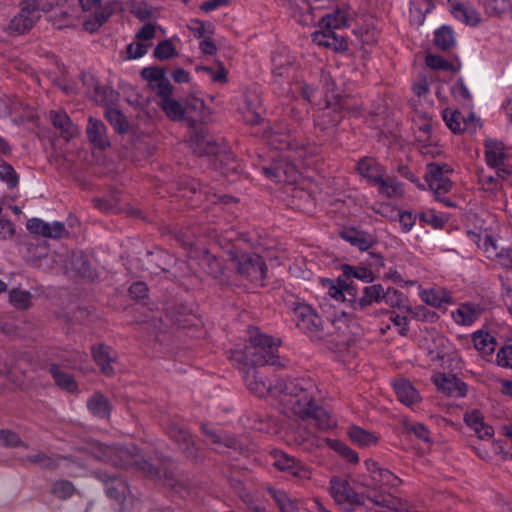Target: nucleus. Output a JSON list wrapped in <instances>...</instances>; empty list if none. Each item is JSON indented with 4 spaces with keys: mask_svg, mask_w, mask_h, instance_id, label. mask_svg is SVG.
Wrapping results in <instances>:
<instances>
[{
    "mask_svg": "<svg viewBox=\"0 0 512 512\" xmlns=\"http://www.w3.org/2000/svg\"><path fill=\"white\" fill-rule=\"evenodd\" d=\"M168 434L179 445H183V450L188 456L194 455L192 437L184 427L177 424H171L168 428Z\"/></svg>",
    "mask_w": 512,
    "mask_h": 512,
    "instance_id": "34",
    "label": "nucleus"
},
{
    "mask_svg": "<svg viewBox=\"0 0 512 512\" xmlns=\"http://www.w3.org/2000/svg\"><path fill=\"white\" fill-rule=\"evenodd\" d=\"M86 134L90 144L94 149L104 151L111 145L107 135V127L102 121L96 118L89 117L86 127Z\"/></svg>",
    "mask_w": 512,
    "mask_h": 512,
    "instance_id": "15",
    "label": "nucleus"
},
{
    "mask_svg": "<svg viewBox=\"0 0 512 512\" xmlns=\"http://www.w3.org/2000/svg\"><path fill=\"white\" fill-rule=\"evenodd\" d=\"M385 289L381 284H374L363 288L362 296L355 301L354 310L364 311L367 306L373 303H381L385 298Z\"/></svg>",
    "mask_w": 512,
    "mask_h": 512,
    "instance_id": "21",
    "label": "nucleus"
},
{
    "mask_svg": "<svg viewBox=\"0 0 512 512\" xmlns=\"http://www.w3.org/2000/svg\"><path fill=\"white\" fill-rule=\"evenodd\" d=\"M348 436L351 441L361 447L375 445L379 438L373 432L359 426H351L348 429Z\"/></svg>",
    "mask_w": 512,
    "mask_h": 512,
    "instance_id": "35",
    "label": "nucleus"
},
{
    "mask_svg": "<svg viewBox=\"0 0 512 512\" xmlns=\"http://www.w3.org/2000/svg\"><path fill=\"white\" fill-rule=\"evenodd\" d=\"M394 390L400 402L412 405L419 401V394L413 385L405 379H399L394 383Z\"/></svg>",
    "mask_w": 512,
    "mask_h": 512,
    "instance_id": "29",
    "label": "nucleus"
},
{
    "mask_svg": "<svg viewBox=\"0 0 512 512\" xmlns=\"http://www.w3.org/2000/svg\"><path fill=\"white\" fill-rule=\"evenodd\" d=\"M271 60L274 77L290 78L297 67L295 57L285 48L274 52Z\"/></svg>",
    "mask_w": 512,
    "mask_h": 512,
    "instance_id": "17",
    "label": "nucleus"
},
{
    "mask_svg": "<svg viewBox=\"0 0 512 512\" xmlns=\"http://www.w3.org/2000/svg\"><path fill=\"white\" fill-rule=\"evenodd\" d=\"M141 76L153 87L157 82L165 77V71L158 67H146L142 69Z\"/></svg>",
    "mask_w": 512,
    "mask_h": 512,
    "instance_id": "54",
    "label": "nucleus"
},
{
    "mask_svg": "<svg viewBox=\"0 0 512 512\" xmlns=\"http://www.w3.org/2000/svg\"><path fill=\"white\" fill-rule=\"evenodd\" d=\"M510 0H486L485 9L490 16H500L510 10Z\"/></svg>",
    "mask_w": 512,
    "mask_h": 512,
    "instance_id": "50",
    "label": "nucleus"
},
{
    "mask_svg": "<svg viewBox=\"0 0 512 512\" xmlns=\"http://www.w3.org/2000/svg\"><path fill=\"white\" fill-rule=\"evenodd\" d=\"M372 482L375 487H396L400 485L401 479L388 469L381 468L380 471L376 472V475H374Z\"/></svg>",
    "mask_w": 512,
    "mask_h": 512,
    "instance_id": "45",
    "label": "nucleus"
},
{
    "mask_svg": "<svg viewBox=\"0 0 512 512\" xmlns=\"http://www.w3.org/2000/svg\"><path fill=\"white\" fill-rule=\"evenodd\" d=\"M342 272L343 275L347 278H356L366 283L372 282L374 280L373 272L363 266L343 265Z\"/></svg>",
    "mask_w": 512,
    "mask_h": 512,
    "instance_id": "44",
    "label": "nucleus"
},
{
    "mask_svg": "<svg viewBox=\"0 0 512 512\" xmlns=\"http://www.w3.org/2000/svg\"><path fill=\"white\" fill-rule=\"evenodd\" d=\"M84 11H94V16L84 21L83 26L86 31L94 32L103 23H105L112 14L111 8L100 7L101 0H78Z\"/></svg>",
    "mask_w": 512,
    "mask_h": 512,
    "instance_id": "12",
    "label": "nucleus"
},
{
    "mask_svg": "<svg viewBox=\"0 0 512 512\" xmlns=\"http://www.w3.org/2000/svg\"><path fill=\"white\" fill-rule=\"evenodd\" d=\"M271 456L273 458L272 465L279 471L289 473L300 480H309L311 478V469L296 458L280 450H274Z\"/></svg>",
    "mask_w": 512,
    "mask_h": 512,
    "instance_id": "10",
    "label": "nucleus"
},
{
    "mask_svg": "<svg viewBox=\"0 0 512 512\" xmlns=\"http://www.w3.org/2000/svg\"><path fill=\"white\" fill-rule=\"evenodd\" d=\"M485 162L501 179L512 174V154L505 145L495 139L487 138L484 141Z\"/></svg>",
    "mask_w": 512,
    "mask_h": 512,
    "instance_id": "6",
    "label": "nucleus"
},
{
    "mask_svg": "<svg viewBox=\"0 0 512 512\" xmlns=\"http://www.w3.org/2000/svg\"><path fill=\"white\" fill-rule=\"evenodd\" d=\"M442 117L447 127L454 133L464 131L474 120L473 115H471V119L466 120L459 111L451 109L443 110Z\"/></svg>",
    "mask_w": 512,
    "mask_h": 512,
    "instance_id": "30",
    "label": "nucleus"
},
{
    "mask_svg": "<svg viewBox=\"0 0 512 512\" xmlns=\"http://www.w3.org/2000/svg\"><path fill=\"white\" fill-rule=\"evenodd\" d=\"M0 179L5 181L10 188H14L18 183V177L14 168L7 163L0 165Z\"/></svg>",
    "mask_w": 512,
    "mask_h": 512,
    "instance_id": "57",
    "label": "nucleus"
},
{
    "mask_svg": "<svg viewBox=\"0 0 512 512\" xmlns=\"http://www.w3.org/2000/svg\"><path fill=\"white\" fill-rule=\"evenodd\" d=\"M74 486L71 482L66 480H59L54 483L52 492L58 498L66 499L74 493Z\"/></svg>",
    "mask_w": 512,
    "mask_h": 512,
    "instance_id": "55",
    "label": "nucleus"
},
{
    "mask_svg": "<svg viewBox=\"0 0 512 512\" xmlns=\"http://www.w3.org/2000/svg\"><path fill=\"white\" fill-rule=\"evenodd\" d=\"M40 18V10L36 0H24L20 5V11L9 24V29L22 34L30 30Z\"/></svg>",
    "mask_w": 512,
    "mask_h": 512,
    "instance_id": "8",
    "label": "nucleus"
},
{
    "mask_svg": "<svg viewBox=\"0 0 512 512\" xmlns=\"http://www.w3.org/2000/svg\"><path fill=\"white\" fill-rule=\"evenodd\" d=\"M434 44L441 50H449L456 44L453 30L442 26L434 32Z\"/></svg>",
    "mask_w": 512,
    "mask_h": 512,
    "instance_id": "42",
    "label": "nucleus"
},
{
    "mask_svg": "<svg viewBox=\"0 0 512 512\" xmlns=\"http://www.w3.org/2000/svg\"><path fill=\"white\" fill-rule=\"evenodd\" d=\"M340 235L342 239L361 251L368 250L375 243L372 235L356 229L343 230Z\"/></svg>",
    "mask_w": 512,
    "mask_h": 512,
    "instance_id": "27",
    "label": "nucleus"
},
{
    "mask_svg": "<svg viewBox=\"0 0 512 512\" xmlns=\"http://www.w3.org/2000/svg\"><path fill=\"white\" fill-rule=\"evenodd\" d=\"M50 373L56 385L61 389H64L68 392H74L77 390V383L75 382L73 376L57 365H52L50 367Z\"/></svg>",
    "mask_w": 512,
    "mask_h": 512,
    "instance_id": "37",
    "label": "nucleus"
},
{
    "mask_svg": "<svg viewBox=\"0 0 512 512\" xmlns=\"http://www.w3.org/2000/svg\"><path fill=\"white\" fill-rule=\"evenodd\" d=\"M280 341L261 334L257 329L250 330V344L244 350L236 349L232 359L243 366L282 365L277 355Z\"/></svg>",
    "mask_w": 512,
    "mask_h": 512,
    "instance_id": "1",
    "label": "nucleus"
},
{
    "mask_svg": "<svg viewBox=\"0 0 512 512\" xmlns=\"http://www.w3.org/2000/svg\"><path fill=\"white\" fill-rule=\"evenodd\" d=\"M321 284L326 293L335 301L343 302L345 299V290L347 289V285L345 281L340 279L331 280V279H323L321 280Z\"/></svg>",
    "mask_w": 512,
    "mask_h": 512,
    "instance_id": "40",
    "label": "nucleus"
},
{
    "mask_svg": "<svg viewBox=\"0 0 512 512\" xmlns=\"http://www.w3.org/2000/svg\"><path fill=\"white\" fill-rule=\"evenodd\" d=\"M27 229L33 233L47 238L58 239L63 237L67 231L62 222H45L39 218L29 219Z\"/></svg>",
    "mask_w": 512,
    "mask_h": 512,
    "instance_id": "16",
    "label": "nucleus"
},
{
    "mask_svg": "<svg viewBox=\"0 0 512 512\" xmlns=\"http://www.w3.org/2000/svg\"><path fill=\"white\" fill-rule=\"evenodd\" d=\"M202 431L207 436L211 444L216 445L217 448L221 445L231 447L234 445V440L228 437H222L213 427L208 424L202 425Z\"/></svg>",
    "mask_w": 512,
    "mask_h": 512,
    "instance_id": "48",
    "label": "nucleus"
},
{
    "mask_svg": "<svg viewBox=\"0 0 512 512\" xmlns=\"http://www.w3.org/2000/svg\"><path fill=\"white\" fill-rule=\"evenodd\" d=\"M91 413L99 418H106L110 414V404L108 399L101 393H95L87 402Z\"/></svg>",
    "mask_w": 512,
    "mask_h": 512,
    "instance_id": "39",
    "label": "nucleus"
},
{
    "mask_svg": "<svg viewBox=\"0 0 512 512\" xmlns=\"http://www.w3.org/2000/svg\"><path fill=\"white\" fill-rule=\"evenodd\" d=\"M330 495L336 503L343 504H367L373 503L377 506L388 508L392 511L407 512L404 505L390 494L360 496L349 486L348 482L340 477L334 476L330 480Z\"/></svg>",
    "mask_w": 512,
    "mask_h": 512,
    "instance_id": "3",
    "label": "nucleus"
},
{
    "mask_svg": "<svg viewBox=\"0 0 512 512\" xmlns=\"http://www.w3.org/2000/svg\"><path fill=\"white\" fill-rule=\"evenodd\" d=\"M265 175L275 182L295 183L300 174L295 163L282 159L263 169Z\"/></svg>",
    "mask_w": 512,
    "mask_h": 512,
    "instance_id": "11",
    "label": "nucleus"
},
{
    "mask_svg": "<svg viewBox=\"0 0 512 512\" xmlns=\"http://www.w3.org/2000/svg\"><path fill=\"white\" fill-rule=\"evenodd\" d=\"M451 171L452 169L447 164L430 163L427 165L425 178L437 199L450 191L452 182L448 174Z\"/></svg>",
    "mask_w": 512,
    "mask_h": 512,
    "instance_id": "9",
    "label": "nucleus"
},
{
    "mask_svg": "<svg viewBox=\"0 0 512 512\" xmlns=\"http://www.w3.org/2000/svg\"><path fill=\"white\" fill-rule=\"evenodd\" d=\"M452 15L466 25L475 26L480 20L479 12L468 4L454 3L451 5Z\"/></svg>",
    "mask_w": 512,
    "mask_h": 512,
    "instance_id": "28",
    "label": "nucleus"
},
{
    "mask_svg": "<svg viewBox=\"0 0 512 512\" xmlns=\"http://www.w3.org/2000/svg\"><path fill=\"white\" fill-rule=\"evenodd\" d=\"M176 55V49L171 40L160 42L154 50V56L159 60H166Z\"/></svg>",
    "mask_w": 512,
    "mask_h": 512,
    "instance_id": "51",
    "label": "nucleus"
},
{
    "mask_svg": "<svg viewBox=\"0 0 512 512\" xmlns=\"http://www.w3.org/2000/svg\"><path fill=\"white\" fill-rule=\"evenodd\" d=\"M419 296L423 302L435 308H440L452 302L450 292L442 287L421 290Z\"/></svg>",
    "mask_w": 512,
    "mask_h": 512,
    "instance_id": "24",
    "label": "nucleus"
},
{
    "mask_svg": "<svg viewBox=\"0 0 512 512\" xmlns=\"http://www.w3.org/2000/svg\"><path fill=\"white\" fill-rule=\"evenodd\" d=\"M482 311L480 305L464 303L452 312V317L458 324L471 325L481 316Z\"/></svg>",
    "mask_w": 512,
    "mask_h": 512,
    "instance_id": "26",
    "label": "nucleus"
},
{
    "mask_svg": "<svg viewBox=\"0 0 512 512\" xmlns=\"http://www.w3.org/2000/svg\"><path fill=\"white\" fill-rule=\"evenodd\" d=\"M105 116L118 133H125L128 130L126 117L119 110L107 108Z\"/></svg>",
    "mask_w": 512,
    "mask_h": 512,
    "instance_id": "46",
    "label": "nucleus"
},
{
    "mask_svg": "<svg viewBox=\"0 0 512 512\" xmlns=\"http://www.w3.org/2000/svg\"><path fill=\"white\" fill-rule=\"evenodd\" d=\"M403 426L407 432L413 433L420 440L425 442L430 441V431L424 424L411 420H404Z\"/></svg>",
    "mask_w": 512,
    "mask_h": 512,
    "instance_id": "49",
    "label": "nucleus"
},
{
    "mask_svg": "<svg viewBox=\"0 0 512 512\" xmlns=\"http://www.w3.org/2000/svg\"><path fill=\"white\" fill-rule=\"evenodd\" d=\"M194 151L200 155H212L217 151V145L210 138L198 139L194 144Z\"/></svg>",
    "mask_w": 512,
    "mask_h": 512,
    "instance_id": "56",
    "label": "nucleus"
},
{
    "mask_svg": "<svg viewBox=\"0 0 512 512\" xmlns=\"http://www.w3.org/2000/svg\"><path fill=\"white\" fill-rule=\"evenodd\" d=\"M289 306L294 313L296 326L312 339L322 340L330 337L333 334L331 328L341 329V325H345V321L341 319L324 321L311 305L298 299L290 301Z\"/></svg>",
    "mask_w": 512,
    "mask_h": 512,
    "instance_id": "2",
    "label": "nucleus"
},
{
    "mask_svg": "<svg viewBox=\"0 0 512 512\" xmlns=\"http://www.w3.org/2000/svg\"><path fill=\"white\" fill-rule=\"evenodd\" d=\"M99 452L95 455L103 461H109L117 467L135 466L141 469L149 476L157 475V470L151 465L138 451L136 447L132 450L128 448H117L102 446L98 447Z\"/></svg>",
    "mask_w": 512,
    "mask_h": 512,
    "instance_id": "5",
    "label": "nucleus"
},
{
    "mask_svg": "<svg viewBox=\"0 0 512 512\" xmlns=\"http://www.w3.org/2000/svg\"><path fill=\"white\" fill-rule=\"evenodd\" d=\"M268 492L278 506L280 512H298V501L288 495L285 491L268 488Z\"/></svg>",
    "mask_w": 512,
    "mask_h": 512,
    "instance_id": "31",
    "label": "nucleus"
},
{
    "mask_svg": "<svg viewBox=\"0 0 512 512\" xmlns=\"http://www.w3.org/2000/svg\"><path fill=\"white\" fill-rule=\"evenodd\" d=\"M496 362L501 367L512 368V345H505L497 352Z\"/></svg>",
    "mask_w": 512,
    "mask_h": 512,
    "instance_id": "60",
    "label": "nucleus"
},
{
    "mask_svg": "<svg viewBox=\"0 0 512 512\" xmlns=\"http://www.w3.org/2000/svg\"><path fill=\"white\" fill-rule=\"evenodd\" d=\"M49 117L55 129L60 131L65 140H69L78 134V128L75 126L68 115L63 110L50 111Z\"/></svg>",
    "mask_w": 512,
    "mask_h": 512,
    "instance_id": "20",
    "label": "nucleus"
},
{
    "mask_svg": "<svg viewBox=\"0 0 512 512\" xmlns=\"http://www.w3.org/2000/svg\"><path fill=\"white\" fill-rule=\"evenodd\" d=\"M31 294L28 291L13 289L9 293L10 303L17 309H27L31 306Z\"/></svg>",
    "mask_w": 512,
    "mask_h": 512,
    "instance_id": "47",
    "label": "nucleus"
},
{
    "mask_svg": "<svg viewBox=\"0 0 512 512\" xmlns=\"http://www.w3.org/2000/svg\"><path fill=\"white\" fill-rule=\"evenodd\" d=\"M159 105L171 120L178 121L183 119L185 109L181 103L173 98L169 97L165 98V100H160Z\"/></svg>",
    "mask_w": 512,
    "mask_h": 512,
    "instance_id": "43",
    "label": "nucleus"
},
{
    "mask_svg": "<svg viewBox=\"0 0 512 512\" xmlns=\"http://www.w3.org/2000/svg\"><path fill=\"white\" fill-rule=\"evenodd\" d=\"M351 20L350 13L345 7H338L333 12L323 16L319 22L321 29H341L346 27Z\"/></svg>",
    "mask_w": 512,
    "mask_h": 512,
    "instance_id": "22",
    "label": "nucleus"
},
{
    "mask_svg": "<svg viewBox=\"0 0 512 512\" xmlns=\"http://www.w3.org/2000/svg\"><path fill=\"white\" fill-rule=\"evenodd\" d=\"M333 31L332 29L319 28V30L312 34V41L318 46L328 48V43H330Z\"/></svg>",
    "mask_w": 512,
    "mask_h": 512,
    "instance_id": "63",
    "label": "nucleus"
},
{
    "mask_svg": "<svg viewBox=\"0 0 512 512\" xmlns=\"http://www.w3.org/2000/svg\"><path fill=\"white\" fill-rule=\"evenodd\" d=\"M448 340L437 332H427L422 339V346L427 350L432 361L443 359L448 350Z\"/></svg>",
    "mask_w": 512,
    "mask_h": 512,
    "instance_id": "18",
    "label": "nucleus"
},
{
    "mask_svg": "<svg viewBox=\"0 0 512 512\" xmlns=\"http://www.w3.org/2000/svg\"><path fill=\"white\" fill-rule=\"evenodd\" d=\"M247 371L244 376L247 388L259 397H263L268 393L274 396L277 394L278 385H272L266 378L260 374L253 366H246Z\"/></svg>",
    "mask_w": 512,
    "mask_h": 512,
    "instance_id": "14",
    "label": "nucleus"
},
{
    "mask_svg": "<svg viewBox=\"0 0 512 512\" xmlns=\"http://www.w3.org/2000/svg\"><path fill=\"white\" fill-rule=\"evenodd\" d=\"M479 246L484 250L487 257L492 260L499 256V253H501L500 251L502 249L498 246L497 241L490 235H485Z\"/></svg>",
    "mask_w": 512,
    "mask_h": 512,
    "instance_id": "52",
    "label": "nucleus"
},
{
    "mask_svg": "<svg viewBox=\"0 0 512 512\" xmlns=\"http://www.w3.org/2000/svg\"><path fill=\"white\" fill-rule=\"evenodd\" d=\"M239 274L251 282L261 283L266 276V266L257 254H241L232 257Z\"/></svg>",
    "mask_w": 512,
    "mask_h": 512,
    "instance_id": "7",
    "label": "nucleus"
},
{
    "mask_svg": "<svg viewBox=\"0 0 512 512\" xmlns=\"http://www.w3.org/2000/svg\"><path fill=\"white\" fill-rule=\"evenodd\" d=\"M419 217L421 221L435 228L443 227L446 222V218L442 215H438L433 209H427L425 211H422Z\"/></svg>",
    "mask_w": 512,
    "mask_h": 512,
    "instance_id": "53",
    "label": "nucleus"
},
{
    "mask_svg": "<svg viewBox=\"0 0 512 512\" xmlns=\"http://www.w3.org/2000/svg\"><path fill=\"white\" fill-rule=\"evenodd\" d=\"M148 44L137 40L136 42L130 43L127 46V53L130 59H136L144 56L148 51Z\"/></svg>",
    "mask_w": 512,
    "mask_h": 512,
    "instance_id": "62",
    "label": "nucleus"
},
{
    "mask_svg": "<svg viewBox=\"0 0 512 512\" xmlns=\"http://www.w3.org/2000/svg\"><path fill=\"white\" fill-rule=\"evenodd\" d=\"M357 170L359 174L366 178L372 185H376L385 174L383 167L373 158H363L360 160L357 165Z\"/></svg>",
    "mask_w": 512,
    "mask_h": 512,
    "instance_id": "25",
    "label": "nucleus"
},
{
    "mask_svg": "<svg viewBox=\"0 0 512 512\" xmlns=\"http://www.w3.org/2000/svg\"><path fill=\"white\" fill-rule=\"evenodd\" d=\"M268 144L274 149L282 150L284 148L293 149L291 136L284 132L282 127L272 130L267 134Z\"/></svg>",
    "mask_w": 512,
    "mask_h": 512,
    "instance_id": "41",
    "label": "nucleus"
},
{
    "mask_svg": "<svg viewBox=\"0 0 512 512\" xmlns=\"http://www.w3.org/2000/svg\"><path fill=\"white\" fill-rule=\"evenodd\" d=\"M0 445L6 447H17L26 445L21 441L20 437L9 430H0Z\"/></svg>",
    "mask_w": 512,
    "mask_h": 512,
    "instance_id": "58",
    "label": "nucleus"
},
{
    "mask_svg": "<svg viewBox=\"0 0 512 512\" xmlns=\"http://www.w3.org/2000/svg\"><path fill=\"white\" fill-rule=\"evenodd\" d=\"M92 355L102 373L108 376L113 374L112 364L115 360V352L110 347L102 344L95 345L92 347Z\"/></svg>",
    "mask_w": 512,
    "mask_h": 512,
    "instance_id": "23",
    "label": "nucleus"
},
{
    "mask_svg": "<svg viewBox=\"0 0 512 512\" xmlns=\"http://www.w3.org/2000/svg\"><path fill=\"white\" fill-rule=\"evenodd\" d=\"M99 478L107 484L106 493L113 499L120 500L128 491L126 483L120 479L113 478L112 480L106 473H99Z\"/></svg>",
    "mask_w": 512,
    "mask_h": 512,
    "instance_id": "36",
    "label": "nucleus"
},
{
    "mask_svg": "<svg viewBox=\"0 0 512 512\" xmlns=\"http://www.w3.org/2000/svg\"><path fill=\"white\" fill-rule=\"evenodd\" d=\"M240 497L250 512H268L265 505L250 494H240Z\"/></svg>",
    "mask_w": 512,
    "mask_h": 512,
    "instance_id": "64",
    "label": "nucleus"
},
{
    "mask_svg": "<svg viewBox=\"0 0 512 512\" xmlns=\"http://www.w3.org/2000/svg\"><path fill=\"white\" fill-rule=\"evenodd\" d=\"M200 264L203 267V269H205L207 271V273H209L215 277L221 271L219 261L209 254L203 255Z\"/></svg>",
    "mask_w": 512,
    "mask_h": 512,
    "instance_id": "61",
    "label": "nucleus"
},
{
    "mask_svg": "<svg viewBox=\"0 0 512 512\" xmlns=\"http://www.w3.org/2000/svg\"><path fill=\"white\" fill-rule=\"evenodd\" d=\"M432 380L440 391L449 396L463 397L466 395L465 384L455 376L437 373Z\"/></svg>",
    "mask_w": 512,
    "mask_h": 512,
    "instance_id": "19",
    "label": "nucleus"
},
{
    "mask_svg": "<svg viewBox=\"0 0 512 512\" xmlns=\"http://www.w3.org/2000/svg\"><path fill=\"white\" fill-rule=\"evenodd\" d=\"M301 443L306 444L307 448L311 447H321L325 442L330 448L337 451L340 455L345 457L349 462L356 463L358 462V454L349 448L345 443L336 440V439H321L315 435L307 434L300 435Z\"/></svg>",
    "mask_w": 512,
    "mask_h": 512,
    "instance_id": "13",
    "label": "nucleus"
},
{
    "mask_svg": "<svg viewBox=\"0 0 512 512\" xmlns=\"http://www.w3.org/2000/svg\"><path fill=\"white\" fill-rule=\"evenodd\" d=\"M376 186L379 187V192L388 198H397L404 194L403 184L395 178L388 177L384 179V177H381Z\"/></svg>",
    "mask_w": 512,
    "mask_h": 512,
    "instance_id": "38",
    "label": "nucleus"
},
{
    "mask_svg": "<svg viewBox=\"0 0 512 512\" xmlns=\"http://www.w3.org/2000/svg\"><path fill=\"white\" fill-rule=\"evenodd\" d=\"M277 394L281 401L289 406L295 414H308L313 408L314 384L310 379L283 380L276 383Z\"/></svg>",
    "mask_w": 512,
    "mask_h": 512,
    "instance_id": "4",
    "label": "nucleus"
},
{
    "mask_svg": "<svg viewBox=\"0 0 512 512\" xmlns=\"http://www.w3.org/2000/svg\"><path fill=\"white\" fill-rule=\"evenodd\" d=\"M472 342L477 351L483 356L491 355L497 345V342L490 333L484 331H476L472 335Z\"/></svg>",
    "mask_w": 512,
    "mask_h": 512,
    "instance_id": "32",
    "label": "nucleus"
},
{
    "mask_svg": "<svg viewBox=\"0 0 512 512\" xmlns=\"http://www.w3.org/2000/svg\"><path fill=\"white\" fill-rule=\"evenodd\" d=\"M425 63L428 67L432 69H440V70H452L453 64L445 60L443 57L438 55H428L425 59Z\"/></svg>",
    "mask_w": 512,
    "mask_h": 512,
    "instance_id": "59",
    "label": "nucleus"
},
{
    "mask_svg": "<svg viewBox=\"0 0 512 512\" xmlns=\"http://www.w3.org/2000/svg\"><path fill=\"white\" fill-rule=\"evenodd\" d=\"M301 417H309V425L317 426L321 430H327L336 425L334 419L324 411L315 407V401L313 400V408L308 414H299Z\"/></svg>",
    "mask_w": 512,
    "mask_h": 512,
    "instance_id": "33",
    "label": "nucleus"
}]
</instances>
